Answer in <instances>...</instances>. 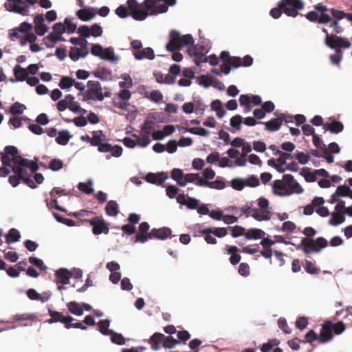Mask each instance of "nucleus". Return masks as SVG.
<instances>
[{"label":"nucleus","mask_w":352,"mask_h":352,"mask_svg":"<svg viewBox=\"0 0 352 352\" xmlns=\"http://www.w3.org/2000/svg\"><path fill=\"white\" fill-rule=\"evenodd\" d=\"M162 0H144L139 3L136 0H128L127 6L130 10V16L136 21H144L149 15L164 13L168 10L166 4L157 3Z\"/></svg>","instance_id":"obj_1"},{"label":"nucleus","mask_w":352,"mask_h":352,"mask_svg":"<svg viewBox=\"0 0 352 352\" xmlns=\"http://www.w3.org/2000/svg\"><path fill=\"white\" fill-rule=\"evenodd\" d=\"M1 162L3 166L12 167L13 166H28L32 173H36L38 169L37 159L36 161L29 160L22 157L19 153L16 147L14 146H7L4 148V152L1 153Z\"/></svg>","instance_id":"obj_2"},{"label":"nucleus","mask_w":352,"mask_h":352,"mask_svg":"<svg viewBox=\"0 0 352 352\" xmlns=\"http://www.w3.org/2000/svg\"><path fill=\"white\" fill-rule=\"evenodd\" d=\"M272 189L274 194L279 196H289L293 193L300 194L303 191L300 185L289 174L284 175L281 180H275L272 184Z\"/></svg>","instance_id":"obj_3"},{"label":"nucleus","mask_w":352,"mask_h":352,"mask_svg":"<svg viewBox=\"0 0 352 352\" xmlns=\"http://www.w3.org/2000/svg\"><path fill=\"white\" fill-rule=\"evenodd\" d=\"M303 8L304 3L301 0H281L276 8L270 10V14L276 19L280 17L282 12L288 16L296 17L299 14L298 10Z\"/></svg>","instance_id":"obj_4"},{"label":"nucleus","mask_w":352,"mask_h":352,"mask_svg":"<svg viewBox=\"0 0 352 352\" xmlns=\"http://www.w3.org/2000/svg\"><path fill=\"white\" fill-rule=\"evenodd\" d=\"M325 44L331 49H335L336 53L330 55V60L333 64L339 65L343 57L341 48H349L351 45L348 38L338 36L335 34L327 35Z\"/></svg>","instance_id":"obj_5"},{"label":"nucleus","mask_w":352,"mask_h":352,"mask_svg":"<svg viewBox=\"0 0 352 352\" xmlns=\"http://www.w3.org/2000/svg\"><path fill=\"white\" fill-rule=\"evenodd\" d=\"M193 43L194 39L191 34L181 35L178 31L173 30L170 32L169 41L166 45V49L169 52H174L192 45Z\"/></svg>","instance_id":"obj_6"},{"label":"nucleus","mask_w":352,"mask_h":352,"mask_svg":"<svg viewBox=\"0 0 352 352\" xmlns=\"http://www.w3.org/2000/svg\"><path fill=\"white\" fill-rule=\"evenodd\" d=\"M316 11H310L305 14V17L311 22H318L320 24H327L331 21V17L327 13L328 8L321 3L314 6Z\"/></svg>","instance_id":"obj_7"},{"label":"nucleus","mask_w":352,"mask_h":352,"mask_svg":"<svg viewBox=\"0 0 352 352\" xmlns=\"http://www.w3.org/2000/svg\"><path fill=\"white\" fill-rule=\"evenodd\" d=\"M327 245L328 241L324 237H318L316 240L305 237L301 240L300 243L302 250L305 254L319 252L321 249L326 248Z\"/></svg>","instance_id":"obj_8"},{"label":"nucleus","mask_w":352,"mask_h":352,"mask_svg":"<svg viewBox=\"0 0 352 352\" xmlns=\"http://www.w3.org/2000/svg\"><path fill=\"white\" fill-rule=\"evenodd\" d=\"M82 95L84 101L89 100L102 101L104 100L101 84L96 80H89L87 82V89Z\"/></svg>","instance_id":"obj_9"},{"label":"nucleus","mask_w":352,"mask_h":352,"mask_svg":"<svg viewBox=\"0 0 352 352\" xmlns=\"http://www.w3.org/2000/svg\"><path fill=\"white\" fill-rule=\"evenodd\" d=\"M80 221L83 223H89L92 226V232L95 235H99L102 233L107 234L109 233V227L107 223L101 217H94L92 219H81Z\"/></svg>","instance_id":"obj_10"},{"label":"nucleus","mask_w":352,"mask_h":352,"mask_svg":"<svg viewBox=\"0 0 352 352\" xmlns=\"http://www.w3.org/2000/svg\"><path fill=\"white\" fill-rule=\"evenodd\" d=\"M258 206L257 211L253 214V218L258 221H268L271 219V213L269 210V201L265 197H260L257 200Z\"/></svg>","instance_id":"obj_11"},{"label":"nucleus","mask_w":352,"mask_h":352,"mask_svg":"<svg viewBox=\"0 0 352 352\" xmlns=\"http://www.w3.org/2000/svg\"><path fill=\"white\" fill-rule=\"evenodd\" d=\"M5 8L10 12H14L23 16L28 15L29 6L23 0H8L5 3Z\"/></svg>","instance_id":"obj_12"},{"label":"nucleus","mask_w":352,"mask_h":352,"mask_svg":"<svg viewBox=\"0 0 352 352\" xmlns=\"http://www.w3.org/2000/svg\"><path fill=\"white\" fill-rule=\"evenodd\" d=\"M102 32L101 26L97 23H94L91 27L81 25L78 28V33L83 38H88L90 36L94 37L100 36Z\"/></svg>","instance_id":"obj_13"},{"label":"nucleus","mask_w":352,"mask_h":352,"mask_svg":"<svg viewBox=\"0 0 352 352\" xmlns=\"http://www.w3.org/2000/svg\"><path fill=\"white\" fill-rule=\"evenodd\" d=\"M26 168H28V166L16 165L12 166V170L15 175L10 176L8 180L13 187L17 186L20 180L22 181L23 174L26 173Z\"/></svg>","instance_id":"obj_14"},{"label":"nucleus","mask_w":352,"mask_h":352,"mask_svg":"<svg viewBox=\"0 0 352 352\" xmlns=\"http://www.w3.org/2000/svg\"><path fill=\"white\" fill-rule=\"evenodd\" d=\"M49 315L51 318L47 320L46 322L47 323L52 324L60 322L64 324L65 327H66V324H67L68 322H72L74 320L72 316H65L62 313L51 309H49Z\"/></svg>","instance_id":"obj_15"},{"label":"nucleus","mask_w":352,"mask_h":352,"mask_svg":"<svg viewBox=\"0 0 352 352\" xmlns=\"http://www.w3.org/2000/svg\"><path fill=\"white\" fill-rule=\"evenodd\" d=\"M150 226L147 222H142L139 226L138 232L135 236V242L144 243L151 239V232H148Z\"/></svg>","instance_id":"obj_16"},{"label":"nucleus","mask_w":352,"mask_h":352,"mask_svg":"<svg viewBox=\"0 0 352 352\" xmlns=\"http://www.w3.org/2000/svg\"><path fill=\"white\" fill-rule=\"evenodd\" d=\"M331 321H326L320 330V336H318V341L320 343H326L333 338Z\"/></svg>","instance_id":"obj_17"},{"label":"nucleus","mask_w":352,"mask_h":352,"mask_svg":"<svg viewBox=\"0 0 352 352\" xmlns=\"http://www.w3.org/2000/svg\"><path fill=\"white\" fill-rule=\"evenodd\" d=\"M168 177V174L165 172H160L157 173H149L146 175L145 179L146 181L148 183L162 186L167 179Z\"/></svg>","instance_id":"obj_18"},{"label":"nucleus","mask_w":352,"mask_h":352,"mask_svg":"<svg viewBox=\"0 0 352 352\" xmlns=\"http://www.w3.org/2000/svg\"><path fill=\"white\" fill-rule=\"evenodd\" d=\"M98 150L100 153L111 152V155L116 157H120L122 153V148L120 146H112L109 143H102L101 145L99 146Z\"/></svg>","instance_id":"obj_19"},{"label":"nucleus","mask_w":352,"mask_h":352,"mask_svg":"<svg viewBox=\"0 0 352 352\" xmlns=\"http://www.w3.org/2000/svg\"><path fill=\"white\" fill-rule=\"evenodd\" d=\"M45 19L42 14H38L34 16V30L36 34L43 36L47 31V27L44 24Z\"/></svg>","instance_id":"obj_20"},{"label":"nucleus","mask_w":352,"mask_h":352,"mask_svg":"<svg viewBox=\"0 0 352 352\" xmlns=\"http://www.w3.org/2000/svg\"><path fill=\"white\" fill-rule=\"evenodd\" d=\"M225 250L227 254L230 255V262L232 265H235L240 262L241 256L238 253L239 249L236 246L226 245Z\"/></svg>","instance_id":"obj_21"},{"label":"nucleus","mask_w":352,"mask_h":352,"mask_svg":"<svg viewBox=\"0 0 352 352\" xmlns=\"http://www.w3.org/2000/svg\"><path fill=\"white\" fill-rule=\"evenodd\" d=\"M55 276L58 284L66 285L72 278V274L65 268H60L55 272Z\"/></svg>","instance_id":"obj_22"},{"label":"nucleus","mask_w":352,"mask_h":352,"mask_svg":"<svg viewBox=\"0 0 352 352\" xmlns=\"http://www.w3.org/2000/svg\"><path fill=\"white\" fill-rule=\"evenodd\" d=\"M133 54L137 60H142L143 58L153 60L155 58L154 51L151 47L142 48L140 50L133 52Z\"/></svg>","instance_id":"obj_23"},{"label":"nucleus","mask_w":352,"mask_h":352,"mask_svg":"<svg viewBox=\"0 0 352 352\" xmlns=\"http://www.w3.org/2000/svg\"><path fill=\"white\" fill-rule=\"evenodd\" d=\"M14 78H11L10 82H15L16 81H24L28 76L26 69L22 67L20 65H16L13 69Z\"/></svg>","instance_id":"obj_24"},{"label":"nucleus","mask_w":352,"mask_h":352,"mask_svg":"<svg viewBox=\"0 0 352 352\" xmlns=\"http://www.w3.org/2000/svg\"><path fill=\"white\" fill-rule=\"evenodd\" d=\"M196 185L201 187H208L217 190H222L226 187L225 182L218 179L214 182H209L205 179H199L196 182Z\"/></svg>","instance_id":"obj_25"},{"label":"nucleus","mask_w":352,"mask_h":352,"mask_svg":"<svg viewBox=\"0 0 352 352\" xmlns=\"http://www.w3.org/2000/svg\"><path fill=\"white\" fill-rule=\"evenodd\" d=\"M171 234V230L168 228L164 227L160 229H152L151 231V239H157L164 240Z\"/></svg>","instance_id":"obj_26"},{"label":"nucleus","mask_w":352,"mask_h":352,"mask_svg":"<svg viewBox=\"0 0 352 352\" xmlns=\"http://www.w3.org/2000/svg\"><path fill=\"white\" fill-rule=\"evenodd\" d=\"M96 14V9L94 8H88L80 9L77 11L76 15L81 21H88L95 17Z\"/></svg>","instance_id":"obj_27"},{"label":"nucleus","mask_w":352,"mask_h":352,"mask_svg":"<svg viewBox=\"0 0 352 352\" xmlns=\"http://www.w3.org/2000/svg\"><path fill=\"white\" fill-rule=\"evenodd\" d=\"M258 124H264L265 130L268 131H276L282 125V119L278 116L266 122H258Z\"/></svg>","instance_id":"obj_28"},{"label":"nucleus","mask_w":352,"mask_h":352,"mask_svg":"<svg viewBox=\"0 0 352 352\" xmlns=\"http://www.w3.org/2000/svg\"><path fill=\"white\" fill-rule=\"evenodd\" d=\"M325 131H329L332 133H338L343 131L344 125L342 122L333 120L331 122H326L323 124Z\"/></svg>","instance_id":"obj_29"},{"label":"nucleus","mask_w":352,"mask_h":352,"mask_svg":"<svg viewBox=\"0 0 352 352\" xmlns=\"http://www.w3.org/2000/svg\"><path fill=\"white\" fill-rule=\"evenodd\" d=\"M265 235V232L258 228H250L249 230H245V238L247 240H256L259 239H262Z\"/></svg>","instance_id":"obj_30"},{"label":"nucleus","mask_w":352,"mask_h":352,"mask_svg":"<svg viewBox=\"0 0 352 352\" xmlns=\"http://www.w3.org/2000/svg\"><path fill=\"white\" fill-rule=\"evenodd\" d=\"M66 99H67L68 104H69V109L72 111L74 113H81L82 114L86 113V110L84 109H82L78 102L74 101V97L71 95L68 94L66 96Z\"/></svg>","instance_id":"obj_31"},{"label":"nucleus","mask_w":352,"mask_h":352,"mask_svg":"<svg viewBox=\"0 0 352 352\" xmlns=\"http://www.w3.org/2000/svg\"><path fill=\"white\" fill-rule=\"evenodd\" d=\"M72 138V135L67 130H62L58 133L56 142L60 145L65 146L67 144Z\"/></svg>","instance_id":"obj_32"},{"label":"nucleus","mask_w":352,"mask_h":352,"mask_svg":"<svg viewBox=\"0 0 352 352\" xmlns=\"http://www.w3.org/2000/svg\"><path fill=\"white\" fill-rule=\"evenodd\" d=\"M345 221V217L343 213L333 212L331 214V218L329 220V223L333 226H337L342 223Z\"/></svg>","instance_id":"obj_33"},{"label":"nucleus","mask_w":352,"mask_h":352,"mask_svg":"<svg viewBox=\"0 0 352 352\" xmlns=\"http://www.w3.org/2000/svg\"><path fill=\"white\" fill-rule=\"evenodd\" d=\"M164 335L161 333H155L151 336L149 342L152 343L151 349L153 350H158L160 349V343L164 341Z\"/></svg>","instance_id":"obj_34"},{"label":"nucleus","mask_w":352,"mask_h":352,"mask_svg":"<svg viewBox=\"0 0 352 352\" xmlns=\"http://www.w3.org/2000/svg\"><path fill=\"white\" fill-rule=\"evenodd\" d=\"M106 213L109 216L115 217L118 212V205L116 201H109L105 207Z\"/></svg>","instance_id":"obj_35"},{"label":"nucleus","mask_w":352,"mask_h":352,"mask_svg":"<svg viewBox=\"0 0 352 352\" xmlns=\"http://www.w3.org/2000/svg\"><path fill=\"white\" fill-rule=\"evenodd\" d=\"M6 243L10 244L19 241L21 238L20 232L15 228L9 230L8 234L6 236Z\"/></svg>","instance_id":"obj_36"},{"label":"nucleus","mask_w":352,"mask_h":352,"mask_svg":"<svg viewBox=\"0 0 352 352\" xmlns=\"http://www.w3.org/2000/svg\"><path fill=\"white\" fill-rule=\"evenodd\" d=\"M199 179H203L199 177L198 173H188L184 175V179H183V182L179 183L180 186H185L187 183H193L196 184Z\"/></svg>","instance_id":"obj_37"},{"label":"nucleus","mask_w":352,"mask_h":352,"mask_svg":"<svg viewBox=\"0 0 352 352\" xmlns=\"http://www.w3.org/2000/svg\"><path fill=\"white\" fill-rule=\"evenodd\" d=\"M228 228H214L210 227L208 228V230L206 233H212L213 235L218 238H223L226 236L228 234Z\"/></svg>","instance_id":"obj_38"},{"label":"nucleus","mask_w":352,"mask_h":352,"mask_svg":"<svg viewBox=\"0 0 352 352\" xmlns=\"http://www.w3.org/2000/svg\"><path fill=\"white\" fill-rule=\"evenodd\" d=\"M145 97L156 103H160L163 99V95L159 90H153L150 93L146 91Z\"/></svg>","instance_id":"obj_39"},{"label":"nucleus","mask_w":352,"mask_h":352,"mask_svg":"<svg viewBox=\"0 0 352 352\" xmlns=\"http://www.w3.org/2000/svg\"><path fill=\"white\" fill-rule=\"evenodd\" d=\"M68 310L73 314L76 316H82L83 309L80 305L75 301L70 302L67 304Z\"/></svg>","instance_id":"obj_40"},{"label":"nucleus","mask_w":352,"mask_h":352,"mask_svg":"<svg viewBox=\"0 0 352 352\" xmlns=\"http://www.w3.org/2000/svg\"><path fill=\"white\" fill-rule=\"evenodd\" d=\"M100 332L104 336H109L113 333V330L109 329V321L108 320H100L98 323Z\"/></svg>","instance_id":"obj_41"},{"label":"nucleus","mask_w":352,"mask_h":352,"mask_svg":"<svg viewBox=\"0 0 352 352\" xmlns=\"http://www.w3.org/2000/svg\"><path fill=\"white\" fill-rule=\"evenodd\" d=\"M228 230L231 232L233 238L245 236V228L241 226H228Z\"/></svg>","instance_id":"obj_42"},{"label":"nucleus","mask_w":352,"mask_h":352,"mask_svg":"<svg viewBox=\"0 0 352 352\" xmlns=\"http://www.w3.org/2000/svg\"><path fill=\"white\" fill-rule=\"evenodd\" d=\"M93 137L91 138L90 144L91 145L94 146H98L99 148V146L102 144V140L104 139L102 138V131H95L92 133Z\"/></svg>","instance_id":"obj_43"},{"label":"nucleus","mask_w":352,"mask_h":352,"mask_svg":"<svg viewBox=\"0 0 352 352\" xmlns=\"http://www.w3.org/2000/svg\"><path fill=\"white\" fill-rule=\"evenodd\" d=\"M93 183L91 180H89L87 182H80L78 185V188L81 192H84L86 195H91L94 192V188H92Z\"/></svg>","instance_id":"obj_44"},{"label":"nucleus","mask_w":352,"mask_h":352,"mask_svg":"<svg viewBox=\"0 0 352 352\" xmlns=\"http://www.w3.org/2000/svg\"><path fill=\"white\" fill-rule=\"evenodd\" d=\"M34 173L31 172V170L29 168H26V173L23 174L22 182L25 184L30 188L34 189L36 188V185L34 182V181L31 179L32 175Z\"/></svg>","instance_id":"obj_45"},{"label":"nucleus","mask_w":352,"mask_h":352,"mask_svg":"<svg viewBox=\"0 0 352 352\" xmlns=\"http://www.w3.org/2000/svg\"><path fill=\"white\" fill-rule=\"evenodd\" d=\"M82 54H83V52L80 48H78L76 47H70L69 56L72 60L76 61L80 58H84L86 56H82Z\"/></svg>","instance_id":"obj_46"},{"label":"nucleus","mask_w":352,"mask_h":352,"mask_svg":"<svg viewBox=\"0 0 352 352\" xmlns=\"http://www.w3.org/2000/svg\"><path fill=\"white\" fill-rule=\"evenodd\" d=\"M74 84V79L69 76H63L58 84L62 89H69Z\"/></svg>","instance_id":"obj_47"},{"label":"nucleus","mask_w":352,"mask_h":352,"mask_svg":"<svg viewBox=\"0 0 352 352\" xmlns=\"http://www.w3.org/2000/svg\"><path fill=\"white\" fill-rule=\"evenodd\" d=\"M244 183L245 186L256 188L260 185V180L256 175H252L244 179Z\"/></svg>","instance_id":"obj_48"},{"label":"nucleus","mask_w":352,"mask_h":352,"mask_svg":"<svg viewBox=\"0 0 352 352\" xmlns=\"http://www.w3.org/2000/svg\"><path fill=\"white\" fill-rule=\"evenodd\" d=\"M171 177L173 179L175 180L179 186V183L183 182V179H184L183 170L179 168H173L171 171Z\"/></svg>","instance_id":"obj_49"},{"label":"nucleus","mask_w":352,"mask_h":352,"mask_svg":"<svg viewBox=\"0 0 352 352\" xmlns=\"http://www.w3.org/2000/svg\"><path fill=\"white\" fill-rule=\"evenodd\" d=\"M27 296L31 300H37L42 302H44L49 299V296H47L46 298H42V296L34 289H29L27 291Z\"/></svg>","instance_id":"obj_50"},{"label":"nucleus","mask_w":352,"mask_h":352,"mask_svg":"<svg viewBox=\"0 0 352 352\" xmlns=\"http://www.w3.org/2000/svg\"><path fill=\"white\" fill-rule=\"evenodd\" d=\"M122 79L124 80L119 82V86L120 88L127 89L133 87V81L129 75L126 74L122 75Z\"/></svg>","instance_id":"obj_51"},{"label":"nucleus","mask_w":352,"mask_h":352,"mask_svg":"<svg viewBox=\"0 0 352 352\" xmlns=\"http://www.w3.org/2000/svg\"><path fill=\"white\" fill-rule=\"evenodd\" d=\"M230 186L233 189L241 191L245 188L244 179L234 178L231 180Z\"/></svg>","instance_id":"obj_52"},{"label":"nucleus","mask_w":352,"mask_h":352,"mask_svg":"<svg viewBox=\"0 0 352 352\" xmlns=\"http://www.w3.org/2000/svg\"><path fill=\"white\" fill-rule=\"evenodd\" d=\"M313 144L316 148L323 150L324 154L328 153V149L326 148L322 139L317 134H314Z\"/></svg>","instance_id":"obj_53"},{"label":"nucleus","mask_w":352,"mask_h":352,"mask_svg":"<svg viewBox=\"0 0 352 352\" xmlns=\"http://www.w3.org/2000/svg\"><path fill=\"white\" fill-rule=\"evenodd\" d=\"M179 343V341L173 338L172 336H165L163 341V346L164 348L172 349Z\"/></svg>","instance_id":"obj_54"},{"label":"nucleus","mask_w":352,"mask_h":352,"mask_svg":"<svg viewBox=\"0 0 352 352\" xmlns=\"http://www.w3.org/2000/svg\"><path fill=\"white\" fill-rule=\"evenodd\" d=\"M331 329L333 331L334 333L336 335H340L343 333L346 329V325L342 321H339L336 323H333L331 322Z\"/></svg>","instance_id":"obj_55"},{"label":"nucleus","mask_w":352,"mask_h":352,"mask_svg":"<svg viewBox=\"0 0 352 352\" xmlns=\"http://www.w3.org/2000/svg\"><path fill=\"white\" fill-rule=\"evenodd\" d=\"M208 230V228L200 230L201 235L204 236V239L208 244L215 245L217 243V240L212 236V233H206Z\"/></svg>","instance_id":"obj_56"},{"label":"nucleus","mask_w":352,"mask_h":352,"mask_svg":"<svg viewBox=\"0 0 352 352\" xmlns=\"http://www.w3.org/2000/svg\"><path fill=\"white\" fill-rule=\"evenodd\" d=\"M294 157L301 164H306L310 158L309 155L298 151L294 154Z\"/></svg>","instance_id":"obj_57"},{"label":"nucleus","mask_w":352,"mask_h":352,"mask_svg":"<svg viewBox=\"0 0 352 352\" xmlns=\"http://www.w3.org/2000/svg\"><path fill=\"white\" fill-rule=\"evenodd\" d=\"M274 155H279L278 158L277 159V162L284 165L286 164L287 160L292 157L291 154L281 151H277L276 153H274Z\"/></svg>","instance_id":"obj_58"},{"label":"nucleus","mask_w":352,"mask_h":352,"mask_svg":"<svg viewBox=\"0 0 352 352\" xmlns=\"http://www.w3.org/2000/svg\"><path fill=\"white\" fill-rule=\"evenodd\" d=\"M101 59L102 60H115V54L112 48L108 47L104 49V51L101 56Z\"/></svg>","instance_id":"obj_59"},{"label":"nucleus","mask_w":352,"mask_h":352,"mask_svg":"<svg viewBox=\"0 0 352 352\" xmlns=\"http://www.w3.org/2000/svg\"><path fill=\"white\" fill-rule=\"evenodd\" d=\"M25 109L24 104H22L18 102L14 103L10 107V112L12 115H20L23 113V109Z\"/></svg>","instance_id":"obj_60"},{"label":"nucleus","mask_w":352,"mask_h":352,"mask_svg":"<svg viewBox=\"0 0 352 352\" xmlns=\"http://www.w3.org/2000/svg\"><path fill=\"white\" fill-rule=\"evenodd\" d=\"M116 14L120 18H126L130 15V10L129 7L121 5L116 8Z\"/></svg>","instance_id":"obj_61"},{"label":"nucleus","mask_w":352,"mask_h":352,"mask_svg":"<svg viewBox=\"0 0 352 352\" xmlns=\"http://www.w3.org/2000/svg\"><path fill=\"white\" fill-rule=\"evenodd\" d=\"M242 117L240 115H236L230 119V125L235 128L236 131L241 129Z\"/></svg>","instance_id":"obj_62"},{"label":"nucleus","mask_w":352,"mask_h":352,"mask_svg":"<svg viewBox=\"0 0 352 352\" xmlns=\"http://www.w3.org/2000/svg\"><path fill=\"white\" fill-rule=\"evenodd\" d=\"M328 11L331 12V15L334 18L333 20H337V21L346 17L347 13H345L344 11L336 10L334 8L329 9Z\"/></svg>","instance_id":"obj_63"},{"label":"nucleus","mask_w":352,"mask_h":352,"mask_svg":"<svg viewBox=\"0 0 352 352\" xmlns=\"http://www.w3.org/2000/svg\"><path fill=\"white\" fill-rule=\"evenodd\" d=\"M63 162L59 159H53L50 161L49 168L53 171H58L63 168Z\"/></svg>","instance_id":"obj_64"}]
</instances>
